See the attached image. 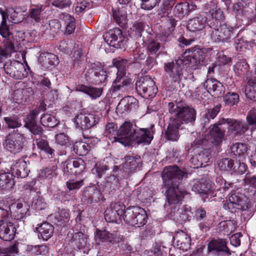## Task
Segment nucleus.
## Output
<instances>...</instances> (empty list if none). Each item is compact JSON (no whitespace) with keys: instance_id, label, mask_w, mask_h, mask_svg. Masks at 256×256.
I'll use <instances>...</instances> for the list:
<instances>
[{"instance_id":"obj_5","label":"nucleus","mask_w":256,"mask_h":256,"mask_svg":"<svg viewBox=\"0 0 256 256\" xmlns=\"http://www.w3.org/2000/svg\"><path fill=\"white\" fill-rule=\"evenodd\" d=\"M186 59L185 57L182 56L178 59L164 64V71L173 82H179L181 80Z\"/></svg>"},{"instance_id":"obj_31","label":"nucleus","mask_w":256,"mask_h":256,"mask_svg":"<svg viewBox=\"0 0 256 256\" xmlns=\"http://www.w3.org/2000/svg\"><path fill=\"white\" fill-rule=\"evenodd\" d=\"M4 13L7 16L6 19L12 23L18 24L21 22L24 19V15L20 12H18L13 8H9L4 10Z\"/></svg>"},{"instance_id":"obj_24","label":"nucleus","mask_w":256,"mask_h":256,"mask_svg":"<svg viewBox=\"0 0 256 256\" xmlns=\"http://www.w3.org/2000/svg\"><path fill=\"white\" fill-rule=\"evenodd\" d=\"M84 201L88 204L98 202L102 198V194L96 188L90 186L86 188L82 194Z\"/></svg>"},{"instance_id":"obj_58","label":"nucleus","mask_w":256,"mask_h":256,"mask_svg":"<svg viewBox=\"0 0 256 256\" xmlns=\"http://www.w3.org/2000/svg\"><path fill=\"white\" fill-rule=\"evenodd\" d=\"M4 120L10 128H15L21 126V124L18 118L14 117H5Z\"/></svg>"},{"instance_id":"obj_23","label":"nucleus","mask_w":256,"mask_h":256,"mask_svg":"<svg viewBox=\"0 0 256 256\" xmlns=\"http://www.w3.org/2000/svg\"><path fill=\"white\" fill-rule=\"evenodd\" d=\"M16 230L12 222H2L0 224V238L5 241H10L14 238Z\"/></svg>"},{"instance_id":"obj_33","label":"nucleus","mask_w":256,"mask_h":256,"mask_svg":"<svg viewBox=\"0 0 256 256\" xmlns=\"http://www.w3.org/2000/svg\"><path fill=\"white\" fill-rule=\"evenodd\" d=\"M36 144L38 150L44 152L50 158H53L55 156V150L49 145L48 142L42 138L36 140Z\"/></svg>"},{"instance_id":"obj_35","label":"nucleus","mask_w":256,"mask_h":256,"mask_svg":"<svg viewBox=\"0 0 256 256\" xmlns=\"http://www.w3.org/2000/svg\"><path fill=\"white\" fill-rule=\"evenodd\" d=\"M60 18L64 22L66 25V34H70L74 32L76 28V21L74 17L68 14L62 13Z\"/></svg>"},{"instance_id":"obj_44","label":"nucleus","mask_w":256,"mask_h":256,"mask_svg":"<svg viewBox=\"0 0 256 256\" xmlns=\"http://www.w3.org/2000/svg\"><path fill=\"white\" fill-rule=\"evenodd\" d=\"M175 0H162V4L160 6L158 15L161 17L166 16L174 5Z\"/></svg>"},{"instance_id":"obj_62","label":"nucleus","mask_w":256,"mask_h":256,"mask_svg":"<svg viewBox=\"0 0 256 256\" xmlns=\"http://www.w3.org/2000/svg\"><path fill=\"white\" fill-rule=\"evenodd\" d=\"M66 186L70 190L79 189L84 185V179L78 181L70 180L66 183Z\"/></svg>"},{"instance_id":"obj_7","label":"nucleus","mask_w":256,"mask_h":256,"mask_svg":"<svg viewBox=\"0 0 256 256\" xmlns=\"http://www.w3.org/2000/svg\"><path fill=\"white\" fill-rule=\"evenodd\" d=\"M26 138L23 134L14 132L6 136L4 143V148L14 154L21 152L26 147Z\"/></svg>"},{"instance_id":"obj_53","label":"nucleus","mask_w":256,"mask_h":256,"mask_svg":"<svg viewBox=\"0 0 256 256\" xmlns=\"http://www.w3.org/2000/svg\"><path fill=\"white\" fill-rule=\"evenodd\" d=\"M72 166L76 170L75 172L80 174L86 168V164L81 158L70 159Z\"/></svg>"},{"instance_id":"obj_25","label":"nucleus","mask_w":256,"mask_h":256,"mask_svg":"<svg viewBox=\"0 0 256 256\" xmlns=\"http://www.w3.org/2000/svg\"><path fill=\"white\" fill-rule=\"evenodd\" d=\"M96 236L100 241L104 242L114 243L121 240L120 234L116 231L110 232L106 230H96Z\"/></svg>"},{"instance_id":"obj_39","label":"nucleus","mask_w":256,"mask_h":256,"mask_svg":"<svg viewBox=\"0 0 256 256\" xmlns=\"http://www.w3.org/2000/svg\"><path fill=\"white\" fill-rule=\"evenodd\" d=\"M210 160L208 156L204 154H200L197 156H194L191 159V162L194 164V168L206 166L205 164Z\"/></svg>"},{"instance_id":"obj_11","label":"nucleus","mask_w":256,"mask_h":256,"mask_svg":"<svg viewBox=\"0 0 256 256\" xmlns=\"http://www.w3.org/2000/svg\"><path fill=\"white\" fill-rule=\"evenodd\" d=\"M3 68L7 74L16 79L21 80L25 77L24 66L22 63L17 60H9L6 62Z\"/></svg>"},{"instance_id":"obj_54","label":"nucleus","mask_w":256,"mask_h":256,"mask_svg":"<svg viewBox=\"0 0 256 256\" xmlns=\"http://www.w3.org/2000/svg\"><path fill=\"white\" fill-rule=\"evenodd\" d=\"M122 34L121 30L118 28L110 30L106 35V39H108V41L110 40L112 43L118 40V36Z\"/></svg>"},{"instance_id":"obj_15","label":"nucleus","mask_w":256,"mask_h":256,"mask_svg":"<svg viewBox=\"0 0 256 256\" xmlns=\"http://www.w3.org/2000/svg\"><path fill=\"white\" fill-rule=\"evenodd\" d=\"M152 126L149 128H136L132 142L140 144L144 143L150 144L153 138Z\"/></svg>"},{"instance_id":"obj_34","label":"nucleus","mask_w":256,"mask_h":256,"mask_svg":"<svg viewBox=\"0 0 256 256\" xmlns=\"http://www.w3.org/2000/svg\"><path fill=\"white\" fill-rule=\"evenodd\" d=\"M232 153L240 160L244 158L246 154L248 147L245 144L238 142L234 144L232 148Z\"/></svg>"},{"instance_id":"obj_63","label":"nucleus","mask_w":256,"mask_h":256,"mask_svg":"<svg viewBox=\"0 0 256 256\" xmlns=\"http://www.w3.org/2000/svg\"><path fill=\"white\" fill-rule=\"evenodd\" d=\"M234 44L236 50L240 52H244L249 46V44L248 42L239 39L236 40Z\"/></svg>"},{"instance_id":"obj_43","label":"nucleus","mask_w":256,"mask_h":256,"mask_svg":"<svg viewBox=\"0 0 256 256\" xmlns=\"http://www.w3.org/2000/svg\"><path fill=\"white\" fill-rule=\"evenodd\" d=\"M40 122L44 126L50 128H54L59 122L55 117L49 114H44L41 117Z\"/></svg>"},{"instance_id":"obj_6","label":"nucleus","mask_w":256,"mask_h":256,"mask_svg":"<svg viewBox=\"0 0 256 256\" xmlns=\"http://www.w3.org/2000/svg\"><path fill=\"white\" fill-rule=\"evenodd\" d=\"M85 76L88 80L96 84H104L107 80L106 70L99 62L90 64L85 72Z\"/></svg>"},{"instance_id":"obj_48","label":"nucleus","mask_w":256,"mask_h":256,"mask_svg":"<svg viewBox=\"0 0 256 256\" xmlns=\"http://www.w3.org/2000/svg\"><path fill=\"white\" fill-rule=\"evenodd\" d=\"M39 114V110L34 109L27 116L24 120V127L28 128L36 124V118Z\"/></svg>"},{"instance_id":"obj_22","label":"nucleus","mask_w":256,"mask_h":256,"mask_svg":"<svg viewBox=\"0 0 256 256\" xmlns=\"http://www.w3.org/2000/svg\"><path fill=\"white\" fill-rule=\"evenodd\" d=\"M208 252H223L228 255L231 254L230 250L227 246V243L225 239L218 238L211 240L208 244Z\"/></svg>"},{"instance_id":"obj_52","label":"nucleus","mask_w":256,"mask_h":256,"mask_svg":"<svg viewBox=\"0 0 256 256\" xmlns=\"http://www.w3.org/2000/svg\"><path fill=\"white\" fill-rule=\"evenodd\" d=\"M18 250V246L16 244L6 248H0V256H16Z\"/></svg>"},{"instance_id":"obj_29","label":"nucleus","mask_w":256,"mask_h":256,"mask_svg":"<svg viewBox=\"0 0 256 256\" xmlns=\"http://www.w3.org/2000/svg\"><path fill=\"white\" fill-rule=\"evenodd\" d=\"M181 126L172 120L169 124L166 132V138L171 141H176L179 138L178 129Z\"/></svg>"},{"instance_id":"obj_51","label":"nucleus","mask_w":256,"mask_h":256,"mask_svg":"<svg viewBox=\"0 0 256 256\" xmlns=\"http://www.w3.org/2000/svg\"><path fill=\"white\" fill-rule=\"evenodd\" d=\"M228 200L230 202L238 205V206L242 207V210H246L250 208L248 204H246L244 202V200L242 199L238 194H232L229 197Z\"/></svg>"},{"instance_id":"obj_36","label":"nucleus","mask_w":256,"mask_h":256,"mask_svg":"<svg viewBox=\"0 0 256 256\" xmlns=\"http://www.w3.org/2000/svg\"><path fill=\"white\" fill-rule=\"evenodd\" d=\"M0 14L2 16V21L0 24V34L5 38H8L11 33L10 32L9 26L6 24L7 16L4 13V10L0 8Z\"/></svg>"},{"instance_id":"obj_19","label":"nucleus","mask_w":256,"mask_h":256,"mask_svg":"<svg viewBox=\"0 0 256 256\" xmlns=\"http://www.w3.org/2000/svg\"><path fill=\"white\" fill-rule=\"evenodd\" d=\"M124 158L125 162L122 166V176L124 177H127L130 173L137 170L140 162V158L128 156Z\"/></svg>"},{"instance_id":"obj_37","label":"nucleus","mask_w":256,"mask_h":256,"mask_svg":"<svg viewBox=\"0 0 256 256\" xmlns=\"http://www.w3.org/2000/svg\"><path fill=\"white\" fill-rule=\"evenodd\" d=\"M112 16L116 22L122 26L126 22V14L123 8H115L112 10Z\"/></svg>"},{"instance_id":"obj_49","label":"nucleus","mask_w":256,"mask_h":256,"mask_svg":"<svg viewBox=\"0 0 256 256\" xmlns=\"http://www.w3.org/2000/svg\"><path fill=\"white\" fill-rule=\"evenodd\" d=\"M42 7H36L29 10L28 17L36 22H40L42 18Z\"/></svg>"},{"instance_id":"obj_50","label":"nucleus","mask_w":256,"mask_h":256,"mask_svg":"<svg viewBox=\"0 0 256 256\" xmlns=\"http://www.w3.org/2000/svg\"><path fill=\"white\" fill-rule=\"evenodd\" d=\"M224 101L228 106L234 105L239 102V96L236 92H228L224 96Z\"/></svg>"},{"instance_id":"obj_27","label":"nucleus","mask_w":256,"mask_h":256,"mask_svg":"<svg viewBox=\"0 0 256 256\" xmlns=\"http://www.w3.org/2000/svg\"><path fill=\"white\" fill-rule=\"evenodd\" d=\"M76 91L81 92L88 94L92 98L96 99L99 98L102 94V88H96L88 86L84 84H78L75 88Z\"/></svg>"},{"instance_id":"obj_55","label":"nucleus","mask_w":256,"mask_h":256,"mask_svg":"<svg viewBox=\"0 0 256 256\" xmlns=\"http://www.w3.org/2000/svg\"><path fill=\"white\" fill-rule=\"evenodd\" d=\"M30 249L32 252L36 255H45L48 252V248L45 245H38L35 246H30Z\"/></svg>"},{"instance_id":"obj_28","label":"nucleus","mask_w":256,"mask_h":256,"mask_svg":"<svg viewBox=\"0 0 256 256\" xmlns=\"http://www.w3.org/2000/svg\"><path fill=\"white\" fill-rule=\"evenodd\" d=\"M15 184L14 177L10 172L0 174V188L5 191H10Z\"/></svg>"},{"instance_id":"obj_2","label":"nucleus","mask_w":256,"mask_h":256,"mask_svg":"<svg viewBox=\"0 0 256 256\" xmlns=\"http://www.w3.org/2000/svg\"><path fill=\"white\" fill-rule=\"evenodd\" d=\"M168 110L172 116L175 117L173 120L176 121L180 126L184 124H192L196 120V111L185 104L170 102Z\"/></svg>"},{"instance_id":"obj_56","label":"nucleus","mask_w":256,"mask_h":256,"mask_svg":"<svg viewBox=\"0 0 256 256\" xmlns=\"http://www.w3.org/2000/svg\"><path fill=\"white\" fill-rule=\"evenodd\" d=\"M142 8L151 10L158 4L161 0H140Z\"/></svg>"},{"instance_id":"obj_20","label":"nucleus","mask_w":256,"mask_h":256,"mask_svg":"<svg viewBox=\"0 0 256 256\" xmlns=\"http://www.w3.org/2000/svg\"><path fill=\"white\" fill-rule=\"evenodd\" d=\"M11 174L16 175L18 178H24L26 177L30 172L27 168V162L22 159L18 160L12 164L10 167Z\"/></svg>"},{"instance_id":"obj_30","label":"nucleus","mask_w":256,"mask_h":256,"mask_svg":"<svg viewBox=\"0 0 256 256\" xmlns=\"http://www.w3.org/2000/svg\"><path fill=\"white\" fill-rule=\"evenodd\" d=\"M39 61L44 68H49L58 62L56 55L51 53H44L40 54Z\"/></svg>"},{"instance_id":"obj_42","label":"nucleus","mask_w":256,"mask_h":256,"mask_svg":"<svg viewBox=\"0 0 256 256\" xmlns=\"http://www.w3.org/2000/svg\"><path fill=\"white\" fill-rule=\"evenodd\" d=\"M73 148L76 154L80 156H84L88 152L90 146L86 142H77L74 144Z\"/></svg>"},{"instance_id":"obj_14","label":"nucleus","mask_w":256,"mask_h":256,"mask_svg":"<svg viewBox=\"0 0 256 256\" xmlns=\"http://www.w3.org/2000/svg\"><path fill=\"white\" fill-rule=\"evenodd\" d=\"M98 117L94 114H80L75 117L74 122L81 129L86 130L94 126L98 123Z\"/></svg>"},{"instance_id":"obj_60","label":"nucleus","mask_w":256,"mask_h":256,"mask_svg":"<svg viewBox=\"0 0 256 256\" xmlns=\"http://www.w3.org/2000/svg\"><path fill=\"white\" fill-rule=\"evenodd\" d=\"M188 4L186 2H178L174 8V11L178 14H183L188 12Z\"/></svg>"},{"instance_id":"obj_12","label":"nucleus","mask_w":256,"mask_h":256,"mask_svg":"<svg viewBox=\"0 0 256 256\" xmlns=\"http://www.w3.org/2000/svg\"><path fill=\"white\" fill-rule=\"evenodd\" d=\"M220 124H227L228 131L234 136L244 134L250 128L247 122L232 118H221Z\"/></svg>"},{"instance_id":"obj_40","label":"nucleus","mask_w":256,"mask_h":256,"mask_svg":"<svg viewBox=\"0 0 256 256\" xmlns=\"http://www.w3.org/2000/svg\"><path fill=\"white\" fill-rule=\"evenodd\" d=\"M206 7V10H207L206 12H209L212 18L218 20L223 18L224 15L222 11L220 8H217L214 3L211 2L210 4H208Z\"/></svg>"},{"instance_id":"obj_64","label":"nucleus","mask_w":256,"mask_h":256,"mask_svg":"<svg viewBox=\"0 0 256 256\" xmlns=\"http://www.w3.org/2000/svg\"><path fill=\"white\" fill-rule=\"evenodd\" d=\"M46 26L50 28L49 31L50 30V34L53 35L58 32L60 28V24L56 20H52L48 24H46Z\"/></svg>"},{"instance_id":"obj_4","label":"nucleus","mask_w":256,"mask_h":256,"mask_svg":"<svg viewBox=\"0 0 256 256\" xmlns=\"http://www.w3.org/2000/svg\"><path fill=\"white\" fill-rule=\"evenodd\" d=\"M147 215L144 209L132 206L127 208L124 211V220L126 223L138 228L144 226L147 222Z\"/></svg>"},{"instance_id":"obj_18","label":"nucleus","mask_w":256,"mask_h":256,"mask_svg":"<svg viewBox=\"0 0 256 256\" xmlns=\"http://www.w3.org/2000/svg\"><path fill=\"white\" fill-rule=\"evenodd\" d=\"M174 242L178 248L187 251L190 246V236L182 230L177 232L174 236Z\"/></svg>"},{"instance_id":"obj_9","label":"nucleus","mask_w":256,"mask_h":256,"mask_svg":"<svg viewBox=\"0 0 256 256\" xmlns=\"http://www.w3.org/2000/svg\"><path fill=\"white\" fill-rule=\"evenodd\" d=\"M136 126L130 122H126L120 128L114 141L118 142L125 146L130 144Z\"/></svg>"},{"instance_id":"obj_13","label":"nucleus","mask_w":256,"mask_h":256,"mask_svg":"<svg viewBox=\"0 0 256 256\" xmlns=\"http://www.w3.org/2000/svg\"><path fill=\"white\" fill-rule=\"evenodd\" d=\"M184 54L186 61H189L195 66H199L204 64L206 54L202 49L194 47L186 50Z\"/></svg>"},{"instance_id":"obj_57","label":"nucleus","mask_w":256,"mask_h":256,"mask_svg":"<svg viewBox=\"0 0 256 256\" xmlns=\"http://www.w3.org/2000/svg\"><path fill=\"white\" fill-rule=\"evenodd\" d=\"M109 208L118 214L120 216L122 217L124 216L125 206L124 204L120 202H112Z\"/></svg>"},{"instance_id":"obj_41","label":"nucleus","mask_w":256,"mask_h":256,"mask_svg":"<svg viewBox=\"0 0 256 256\" xmlns=\"http://www.w3.org/2000/svg\"><path fill=\"white\" fill-rule=\"evenodd\" d=\"M244 93L247 98L250 100L256 101V84L253 82H248L246 86Z\"/></svg>"},{"instance_id":"obj_59","label":"nucleus","mask_w":256,"mask_h":256,"mask_svg":"<svg viewBox=\"0 0 256 256\" xmlns=\"http://www.w3.org/2000/svg\"><path fill=\"white\" fill-rule=\"evenodd\" d=\"M56 142L60 146H64L67 145L69 142V138L64 133H60L55 136Z\"/></svg>"},{"instance_id":"obj_8","label":"nucleus","mask_w":256,"mask_h":256,"mask_svg":"<svg viewBox=\"0 0 256 256\" xmlns=\"http://www.w3.org/2000/svg\"><path fill=\"white\" fill-rule=\"evenodd\" d=\"M136 90L140 95L144 98L152 97L157 92L155 82L148 76L142 77L136 80Z\"/></svg>"},{"instance_id":"obj_21","label":"nucleus","mask_w":256,"mask_h":256,"mask_svg":"<svg viewBox=\"0 0 256 256\" xmlns=\"http://www.w3.org/2000/svg\"><path fill=\"white\" fill-rule=\"evenodd\" d=\"M220 118L210 128V134L212 138L216 144H219L224 138L227 124H220Z\"/></svg>"},{"instance_id":"obj_38","label":"nucleus","mask_w":256,"mask_h":256,"mask_svg":"<svg viewBox=\"0 0 256 256\" xmlns=\"http://www.w3.org/2000/svg\"><path fill=\"white\" fill-rule=\"evenodd\" d=\"M104 218L108 222L120 224L122 217L108 207L104 212Z\"/></svg>"},{"instance_id":"obj_16","label":"nucleus","mask_w":256,"mask_h":256,"mask_svg":"<svg viewBox=\"0 0 256 256\" xmlns=\"http://www.w3.org/2000/svg\"><path fill=\"white\" fill-rule=\"evenodd\" d=\"M10 213L17 220L24 217L29 212L28 206L24 202L17 200L9 206Z\"/></svg>"},{"instance_id":"obj_47","label":"nucleus","mask_w":256,"mask_h":256,"mask_svg":"<svg viewBox=\"0 0 256 256\" xmlns=\"http://www.w3.org/2000/svg\"><path fill=\"white\" fill-rule=\"evenodd\" d=\"M0 51L5 55V58H7L15 52L14 46L12 42L5 40L4 41V44L0 46Z\"/></svg>"},{"instance_id":"obj_32","label":"nucleus","mask_w":256,"mask_h":256,"mask_svg":"<svg viewBox=\"0 0 256 256\" xmlns=\"http://www.w3.org/2000/svg\"><path fill=\"white\" fill-rule=\"evenodd\" d=\"M38 230L42 238L44 240H47L52 236L54 228L50 224L46 222L42 224L38 228Z\"/></svg>"},{"instance_id":"obj_45","label":"nucleus","mask_w":256,"mask_h":256,"mask_svg":"<svg viewBox=\"0 0 256 256\" xmlns=\"http://www.w3.org/2000/svg\"><path fill=\"white\" fill-rule=\"evenodd\" d=\"M246 121L250 126L251 132H252L256 130V108H252L248 112Z\"/></svg>"},{"instance_id":"obj_26","label":"nucleus","mask_w":256,"mask_h":256,"mask_svg":"<svg viewBox=\"0 0 256 256\" xmlns=\"http://www.w3.org/2000/svg\"><path fill=\"white\" fill-rule=\"evenodd\" d=\"M212 188V184L206 180H202L196 183L192 186V190L200 194L204 198L207 197V194Z\"/></svg>"},{"instance_id":"obj_1","label":"nucleus","mask_w":256,"mask_h":256,"mask_svg":"<svg viewBox=\"0 0 256 256\" xmlns=\"http://www.w3.org/2000/svg\"><path fill=\"white\" fill-rule=\"evenodd\" d=\"M188 174L180 170L177 166H168L164 168L162 178L164 186L167 188L166 198L170 204H176L180 202L188 192L180 188L179 185L184 178Z\"/></svg>"},{"instance_id":"obj_3","label":"nucleus","mask_w":256,"mask_h":256,"mask_svg":"<svg viewBox=\"0 0 256 256\" xmlns=\"http://www.w3.org/2000/svg\"><path fill=\"white\" fill-rule=\"evenodd\" d=\"M127 64L126 60H116L114 62V68L117 70L116 78L114 80L115 84L113 85L110 90L112 96L115 97L117 95H123V93L130 86L131 80L124 78L122 82L116 84L120 82L122 78L125 75V68Z\"/></svg>"},{"instance_id":"obj_10","label":"nucleus","mask_w":256,"mask_h":256,"mask_svg":"<svg viewBox=\"0 0 256 256\" xmlns=\"http://www.w3.org/2000/svg\"><path fill=\"white\" fill-rule=\"evenodd\" d=\"M232 28L226 24L220 25L210 30V38L216 42H228L232 34Z\"/></svg>"},{"instance_id":"obj_61","label":"nucleus","mask_w":256,"mask_h":256,"mask_svg":"<svg viewBox=\"0 0 256 256\" xmlns=\"http://www.w3.org/2000/svg\"><path fill=\"white\" fill-rule=\"evenodd\" d=\"M222 106L218 104L212 108L207 109L204 113L212 120H214L220 112Z\"/></svg>"},{"instance_id":"obj_46","label":"nucleus","mask_w":256,"mask_h":256,"mask_svg":"<svg viewBox=\"0 0 256 256\" xmlns=\"http://www.w3.org/2000/svg\"><path fill=\"white\" fill-rule=\"evenodd\" d=\"M218 164L220 169L222 170L232 171L234 162V160L231 158H226L219 160L218 162Z\"/></svg>"},{"instance_id":"obj_17","label":"nucleus","mask_w":256,"mask_h":256,"mask_svg":"<svg viewBox=\"0 0 256 256\" xmlns=\"http://www.w3.org/2000/svg\"><path fill=\"white\" fill-rule=\"evenodd\" d=\"M206 20V12H200L188 20L187 29L192 32L201 30L204 28Z\"/></svg>"}]
</instances>
